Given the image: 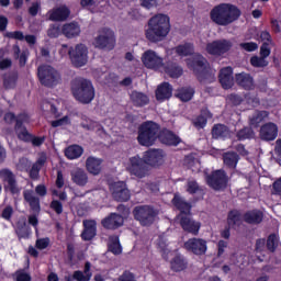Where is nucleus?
I'll use <instances>...</instances> for the list:
<instances>
[{"instance_id": "nucleus-1", "label": "nucleus", "mask_w": 281, "mask_h": 281, "mask_svg": "<svg viewBox=\"0 0 281 281\" xmlns=\"http://www.w3.org/2000/svg\"><path fill=\"white\" fill-rule=\"evenodd\" d=\"M170 34V16L159 13L154 15L148 22L146 38L153 43L164 41Z\"/></svg>"}, {"instance_id": "nucleus-2", "label": "nucleus", "mask_w": 281, "mask_h": 281, "mask_svg": "<svg viewBox=\"0 0 281 281\" xmlns=\"http://www.w3.org/2000/svg\"><path fill=\"white\" fill-rule=\"evenodd\" d=\"M240 18V10L234 4L222 3L214 7L210 12V19L215 25L225 27L232 25L234 21H238Z\"/></svg>"}, {"instance_id": "nucleus-3", "label": "nucleus", "mask_w": 281, "mask_h": 281, "mask_svg": "<svg viewBox=\"0 0 281 281\" xmlns=\"http://www.w3.org/2000/svg\"><path fill=\"white\" fill-rule=\"evenodd\" d=\"M172 204L175 207H178L180 210L181 214L178 216L180 220V225L184 232H188L189 234H193V236H196L199 234V231L201 229V223L192 220L190 217V205L179 196V194H176L172 199Z\"/></svg>"}, {"instance_id": "nucleus-4", "label": "nucleus", "mask_w": 281, "mask_h": 281, "mask_svg": "<svg viewBox=\"0 0 281 281\" xmlns=\"http://www.w3.org/2000/svg\"><path fill=\"white\" fill-rule=\"evenodd\" d=\"M74 98L81 104H89L95 98V89L93 83L87 79H75L71 85Z\"/></svg>"}, {"instance_id": "nucleus-5", "label": "nucleus", "mask_w": 281, "mask_h": 281, "mask_svg": "<svg viewBox=\"0 0 281 281\" xmlns=\"http://www.w3.org/2000/svg\"><path fill=\"white\" fill-rule=\"evenodd\" d=\"M124 166L130 177H134L135 179H146L150 175L146 159L139 155L130 157Z\"/></svg>"}, {"instance_id": "nucleus-6", "label": "nucleus", "mask_w": 281, "mask_h": 281, "mask_svg": "<svg viewBox=\"0 0 281 281\" xmlns=\"http://www.w3.org/2000/svg\"><path fill=\"white\" fill-rule=\"evenodd\" d=\"M157 137H159V125L155 122L148 121L140 125L137 137L140 146H153Z\"/></svg>"}, {"instance_id": "nucleus-7", "label": "nucleus", "mask_w": 281, "mask_h": 281, "mask_svg": "<svg viewBox=\"0 0 281 281\" xmlns=\"http://www.w3.org/2000/svg\"><path fill=\"white\" fill-rule=\"evenodd\" d=\"M69 60L74 67H85L89 63V47L76 44L69 48Z\"/></svg>"}, {"instance_id": "nucleus-8", "label": "nucleus", "mask_w": 281, "mask_h": 281, "mask_svg": "<svg viewBox=\"0 0 281 281\" xmlns=\"http://www.w3.org/2000/svg\"><path fill=\"white\" fill-rule=\"evenodd\" d=\"M37 74L40 82L44 87H56V85H60V74L52 66L46 65L40 67Z\"/></svg>"}, {"instance_id": "nucleus-9", "label": "nucleus", "mask_w": 281, "mask_h": 281, "mask_svg": "<svg viewBox=\"0 0 281 281\" xmlns=\"http://www.w3.org/2000/svg\"><path fill=\"white\" fill-rule=\"evenodd\" d=\"M134 218L140 223L144 227L148 225H153L155 223V216H157V212L148 206H136L133 211Z\"/></svg>"}, {"instance_id": "nucleus-10", "label": "nucleus", "mask_w": 281, "mask_h": 281, "mask_svg": "<svg viewBox=\"0 0 281 281\" xmlns=\"http://www.w3.org/2000/svg\"><path fill=\"white\" fill-rule=\"evenodd\" d=\"M92 45L99 49H113L115 47V33L111 29L101 30Z\"/></svg>"}, {"instance_id": "nucleus-11", "label": "nucleus", "mask_w": 281, "mask_h": 281, "mask_svg": "<svg viewBox=\"0 0 281 281\" xmlns=\"http://www.w3.org/2000/svg\"><path fill=\"white\" fill-rule=\"evenodd\" d=\"M234 47L232 41L228 40H216L206 44L205 50L211 56H224L229 49Z\"/></svg>"}, {"instance_id": "nucleus-12", "label": "nucleus", "mask_w": 281, "mask_h": 281, "mask_svg": "<svg viewBox=\"0 0 281 281\" xmlns=\"http://www.w3.org/2000/svg\"><path fill=\"white\" fill-rule=\"evenodd\" d=\"M206 183L213 190H225L227 188V175L224 170H215L211 175L206 176Z\"/></svg>"}, {"instance_id": "nucleus-13", "label": "nucleus", "mask_w": 281, "mask_h": 281, "mask_svg": "<svg viewBox=\"0 0 281 281\" xmlns=\"http://www.w3.org/2000/svg\"><path fill=\"white\" fill-rule=\"evenodd\" d=\"M142 63L147 69L157 70L164 68V58L155 53V50H146L142 55Z\"/></svg>"}, {"instance_id": "nucleus-14", "label": "nucleus", "mask_w": 281, "mask_h": 281, "mask_svg": "<svg viewBox=\"0 0 281 281\" xmlns=\"http://www.w3.org/2000/svg\"><path fill=\"white\" fill-rule=\"evenodd\" d=\"M183 247L187 251L195 254V256H203L207 251V241L201 238H190L184 243Z\"/></svg>"}, {"instance_id": "nucleus-15", "label": "nucleus", "mask_w": 281, "mask_h": 281, "mask_svg": "<svg viewBox=\"0 0 281 281\" xmlns=\"http://www.w3.org/2000/svg\"><path fill=\"white\" fill-rule=\"evenodd\" d=\"M23 124H30V116L27 114H20L16 119L15 133L22 142H30L32 135L27 132V128Z\"/></svg>"}, {"instance_id": "nucleus-16", "label": "nucleus", "mask_w": 281, "mask_h": 281, "mask_svg": "<svg viewBox=\"0 0 281 281\" xmlns=\"http://www.w3.org/2000/svg\"><path fill=\"white\" fill-rule=\"evenodd\" d=\"M110 190L115 201H128L131 199V191L125 182H114L111 184Z\"/></svg>"}, {"instance_id": "nucleus-17", "label": "nucleus", "mask_w": 281, "mask_h": 281, "mask_svg": "<svg viewBox=\"0 0 281 281\" xmlns=\"http://www.w3.org/2000/svg\"><path fill=\"white\" fill-rule=\"evenodd\" d=\"M144 159L147 166H161L164 164V159L166 157V154H164V150L161 149H149L144 153Z\"/></svg>"}, {"instance_id": "nucleus-18", "label": "nucleus", "mask_w": 281, "mask_h": 281, "mask_svg": "<svg viewBox=\"0 0 281 281\" xmlns=\"http://www.w3.org/2000/svg\"><path fill=\"white\" fill-rule=\"evenodd\" d=\"M0 178L2 181L7 182L5 189L11 192V194H19L21 192V187L16 184V179L14 178V173L8 169H2L0 171Z\"/></svg>"}, {"instance_id": "nucleus-19", "label": "nucleus", "mask_w": 281, "mask_h": 281, "mask_svg": "<svg viewBox=\"0 0 281 281\" xmlns=\"http://www.w3.org/2000/svg\"><path fill=\"white\" fill-rule=\"evenodd\" d=\"M187 66L191 71H194V74H199L207 69V59L201 54H194L191 58L187 59Z\"/></svg>"}, {"instance_id": "nucleus-20", "label": "nucleus", "mask_w": 281, "mask_h": 281, "mask_svg": "<svg viewBox=\"0 0 281 281\" xmlns=\"http://www.w3.org/2000/svg\"><path fill=\"white\" fill-rule=\"evenodd\" d=\"M70 179L75 186L85 188L89 183V173L80 167H76L70 171Z\"/></svg>"}, {"instance_id": "nucleus-21", "label": "nucleus", "mask_w": 281, "mask_h": 281, "mask_svg": "<svg viewBox=\"0 0 281 281\" xmlns=\"http://www.w3.org/2000/svg\"><path fill=\"white\" fill-rule=\"evenodd\" d=\"M69 14H71L69 8H67V5H60L48 11L47 16L49 21H67Z\"/></svg>"}, {"instance_id": "nucleus-22", "label": "nucleus", "mask_w": 281, "mask_h": 281, "mask_svg": "<svg viewBox=\"0 0 281 281\" xmlns=\"http://www.w3.org/2000/svg\"><path fill=\"white\" fill-rule=\"evenodd\" d=\"M102 159L98 157L90 156L86 159V170L89 175L98 177L102 172Z\"/></svg>"}, {"instance_id": "nucleus-23", "label": "nucleus", "mask_w": 281, "mask_h": 281, "mask_svg": "<svg viewBox=\"0 0 281 281\" xmlns=\"http://www.w3.org/2000/svg\"><path fill=\"white\" fill-rule=\"evenodd\" d=\"M260 137L266 142H273L278 137V126L273 123L263 125L260 130Z\"/></svg>"}, {"instance_id": "nucleus-24", "label": "nucleus", "mask_w": 281, "mask_h": 281, "mask_svg": "<svg viewBox=\"0 0 281 281\" xmlns=\"http://www.w3.org/2000/svg\"><path fill=\"white\" fill-rule=\"evenodd\" d=\"M102 225L105 229H117V227H122V225H124V217L112 213L102 221Z\"/></svg>"}, {"instance_id": "nucleus-25", "label": "nucleus", "mask_w": 281, "mask_h": 281, "mask_svg": "<svg viewBox=\"0 0 281 281\" xmlns=\"http://www.w3.org/2000/svg\"><path fill=\"white\" fill-rule=\"evenodd\" d=\"M80 24L76 22L66 23L61 27V34L66 36V38H76L80 36Z\"/></svg>"}, {"instance_id": "nucleus-26", "label": "nucleus", "mask_w": 281, "mask_h": 281, "mask_svg": "<svg viewBox=\"0 0 281 281\" xmlns=\"http://www.w3.org/2000/svg\"><path fill=\"white\" fill-rule=\"evenodd\" d=\"M232 67L222 68L220 72V82L223 89H232L234 87V78L232 77Z\"/></svg>"}, {"instance_id": "nucleus-27", "label": "nucleus", "mask_w": 281, "mask_h": 281, "mask_svg": "<svg viewBox=\"0 0 281 281\" xmlns=\"http://www.w3.org/2000/svg\"><path fill=\"white\" fill-rule=\"evenodd\" d=\"M169 98H172V87L165 82L157 88L156 99L164 102V100H169Z\"/></svg>"}, {"instance_id": "nucleus-28", "label": "nucleus", "mask_w": 281, "mask_h": 281, "mask_svg": "<svg viewBox=\"0 0 281 281\" xmlns=\"http://www.w3.org/2000/svg\"><path fill=\"white\" fill-rule=\"evenodd\" d=\"M24 201L29 203L30 207L33 209L35 212H38L41 210V200L38 196L34 195V191L32 190H25L23 192Z\"/></svg>"}, {"instance_id": "nucleus-29", "label": "nucleus", "mask_w": 281, "mask_h": 281, "mask_svg": "<svg viewBox=\"0 0 281 281\" xmlns=\"http://www.w3.org/2000/svg\"><path fill=\"white\" fill-rule=\"evenodd\" d=\"M85 231L81 234L83 240H91V238L95 237V221L86 220L83 221Z\"/></svg>"}, {"instance_id": "nucleus-30", "label": "nucleus", "mask_w": 281, "mask_h": 281, "mask_svg": "<svg viewBox=\"0 0 281 281\" xmlns=\"http://www.w3.org/2000/svg\"><path fill=\"white\" fill-rule=\"evenodd\" d=\"M81 126L86 131H94L97 135H100V136L104 135V128H102V125H100V123L95 121H91L85 117L83 121L81 122Z\"/></svg>"}, {"instance_id": "nucleus-31", "label": "nucleus", "mask_w": 281, "mask_h": 281, "mask_svg": "<svg viewBox=\"0 0 281 281\" xmlns=\"http://www.w3.org/2000/svg\"><path fill=\"white\" fill-rule=\"evenodd\" d=\"M236 82L244 89H254V78L249 74L240 72L236 75Z\"/></svg>"}, {"instance_id": "nucleus-32", "label": "nucleus", "mask_w": 281, "mask_h": 281, "mask_svg": "<svg viewBox=\"0 0 281 281\" xmlns=\"http://www.w3.org/2000/svg\"><path fill=\"white\" fill-rule=\"evenodd\" d=\"M158 137L160 142L167 144V146H177V144L181 142V139L170 131H164Z\"/></svg>"}, {"instance_id": "nucleus-33", "label": "nucleus", "mask_w": 281, "mask_h": 281, "mask_svg": "<svg viewBox=\"0 0 281 281\" xmlns=\"http://www.w3.org/2000/svg\"><path fill=\"white\" fill-rule=\"evenodd\" d=\"M85 153V149L79 145H70L65 150V156L67 159L74 160V159H80L82 157V154Z\"/></svg>"}, {"instance_id": "nucleus-34", "label": "nucleus", "mask_w": 281, "mask_h": 281, "mask_svg": "<svg viewBox=\"0 0 281 281\" xmlns=\"http://www.w3.org/2000/svg\"><path fill=\"white\" fill-rule=\"evenodd\" d=\"M131 100L135 106H144L149 102L148 97L138 91H133L131 93Z\"/></svg>"}, {"instance_id": "nucleus-35", "label": "nucleus", "mask_w": 281, "mask_h": 281, "mask_svg": "<svg viewBox=\"0 0 281 281\" xmlns=\"http://www.w3.org/2000/svg\"><path fill=\"white\" fill-rule=\"evenodd\" d=\"M91 276V263L86 262L85 271H75L74 279L77 281H89Z\"/></svg>"}, {"instance_id": "nucleus-36", "label": "nucleus", "mask_w": 281, "mask_h": 281, "mask_svg": "<svg viewBox=\"0 0 281 281\" xmlns=\"http://www.w3.org/2000/svg\"><path fill=\"white\" fill-rule=\"evenodd\" d=\"M268 117L269 113H267V111L255 112L250 116V126H254V128H258V125L261 124V122H265Z\"/></svg>"}, {"instance_id": "nucleus-37", "label": "nucleus", "mask_w": 281, "mask_h": 281, "mask_svg": "<svg viewBox=\"0 0 281 281\" xmlns=\"http://www.w3.org/2000/svg\"><path fill=\"white\" fill-rule=\"evenodd\" d=\"M171 269L172 271H184L188 269V261L183 257L177 256L171 260Z\"/></svg>"}, {"instance_id": "nucleus-38", "label": "nucleus", "mask_w": 281, "mask_h": 281, "mask_svg": "<svg viewBox=\"0 0 281 281\" xmlns=\"http://www.w3.org/2000/svg\"><path fill=\"white\" fill-rule=\"evenodd\" d=\"M176 54L178 56H192L194 54V45L191 43L181 44L176 47Z\"/></svg>"}, {"instance_id": "nucleus-39", "label": "nucleus", "mask_w": 281, "mask_h": 281, "mask_svg": "<svg viewBox=\"0 0 281 281\" xmlns=\"http://www.w3.org/2000/svg\"><path fill=\"white\" fill-rule=\"evenodd\" d=\"M109 251L114 254V256H120V254H122V245L120 244V237L117 236L110 237Z\"/></svg>"}, {"instance_id": "nucleus-40", "label": "nucleus", "mask_w": 281, "mask_h": 281, "mask_svg": "<svg viewBox=\"0 0 281 281\" xmlns=\"http://www.w3.org/2000/svg\"><path fill=\"white\" fill-rule=\"evenodd\" d=\"M245 221L246 223H250V224H258V223H262V212L260 211H250L248 213L245 214Z\"/></svg>"}, {"instance_id": "nucleus-41", "label": "nucleus", "mask_w": 281, "mask_h": 281, "mask_svg": "<svg viewBox=\"0 0 281 281\" xmlns=\"http://www.w3.org/2000/svg\"><path fill=\"white\" fill-rule=\"evenodd\" d=\"M212 117V113L210 111L205 110L202 112L200 116H198L194 121L193 124L196 128H203L205 127V124H207V120Z\"/></svg>"}, {"instance_id": "nucleus-42", "label": "nucleus", "mask_w": 281, "mask_h": 281, "mask_svg": "<svg viewBox=\"0 0 281 281\" xmlns=\"http://www.w3.org/2000/svg\"><path fill=\"white\" fill-rule=\"evenodd\" d=\"M194 95V89L192 88H182L178 90L177 98L182 102H190Z\"/></svg>"}, {"instance_id": "nucleus-43", "label": "nucleus", "mask_w": 281, "mask_h": 281, "mask_svg": "<svg viewBox=\"0 0 281 281\" xmlns=\"http://www.w3.org/2000/svg\"><path fill=\"white\" fill-rule=\"evenodd\" d=\"M158 249L166 260H168V257L172 254V250L168 247V244H166V239L161 237L158 241Z\"/></svg>"}, {"instance_id": "nucleus-44", "label": "nucleus", "mask_w": 281, "mask_h": 281, "mask_svg": "<svg viewBox=\"0 0 281 281\" xmlns=\"http://www.w3.org/2000/svg\"><path fill=\"white\" fill-rule=\"evenodd\" d=\"M224 164L225 166H228V168H236V164H238V155L236 153L225 154Z\"/></svg>"}, {"instance_id": "nucleus-45", "label": "nucleus", "mask_w": 281, "mask_h": 281, "mask_svg": "<svg viewBox=\"0 0 281 281\" xmlns=\"http://www.w3.org/2000/svg\"><path fill=\"white\" fill-rule=\"evenodd\" d=\"M228 227H238L240 225V213L238 211H232L227 218Z\"/></svg>"}, {"instance_id": "nucleus-46", "label": "nucleus", "mask_w": 281, "mask_h": 281, "mask_svg": "<svg viewBox=\"0 0 281 281\" xmlns=\"http://www.w3.org/2000/svg\"><path fill=\"white\" fill-rule=\"evenodd\" d=\"M227 126L223 124H218L213 127V137H227Z\"/></svg>"}, {"instance_id": "nucleus-47", "label": "nucleus", "mask_w": 281, "mask_h": 281, "mask_svg": "<svg viewBox=\"0 0 281 281\" xmlns=\"http://www.w3.org/2000/svg\"><path fill=\"white\" fill-rule=\"evenodd\" d=\"M165 72L170 76V78H179L183 74V69L179 66H171L170 68H164Z\"/></svg>"}, {"instance_id": "nucleus-48", "label": "nucleus", "mask_w": 281, "mask_h": 281, "mask_svg": "<svg viewBox=\"0 0 281 281\" xmlns=\"http://www.w3.org/2000/svg\"><path fill=\"white\" fill-rule=\"evenodd\" d=\"M250 65H252V67H267V65H269V61L262 56H254L250 58Z\"/></svg>"}, {"instance_id": "nucleus-49", "label": "nucleus", "mask_w": 281, "mask_h": 281, "mask_svg": "<svg viewBox=\"0 0 281 281\" xmlns=\"http://www.w3.org/2000/svg\"><path fill=\"white\" fill-rule=\"evenodd\" d=\"M279 243L280 239L274 234L270 235L267 240V247L269 251H276Z\"/></svg>"}, {"instance_id": "nucleus-50", "label": "nucleus", "mask_w": 281, "mask_h": 281, "mask_svg": "<svg viewBox=\"0 0 281 281\" xmlns=\"http://www.w3.org/2000/svg\"><path fill=\"white\" fill-rule=\"evenodd\" d=\"M237 137L238 139H250V137H254V131L249 127H245L237 133Z\"/></svg>"}, {"instance_id": "nucleus-51", "label": "nucleus", "mask_w": 281, "mask_h": 281, "mask_svg": "<svg viewBox=\"0 0 281 281\" xmlns=\"http://www.w3.org/2000/svg\"><path fill=\"white\" fill-rule=\"evenodd\" d=\"M5 89H14L16 87V75H9L4 78Z\"/></svg>"}, {"instance_id": "nucleus-52", "label": "nucleus", "mask_w": 281, "mask_h": 281, "mask_svg": "<svg viewBox=\"0 0 281 281\" xmlns=\"http://www.w3.org/2000/svg\"><path fill=\"white\" fill-rule=\"evenodd\" d=\"M239 47L245 52H256V49H258V44H256V42H246V43H240Z\"/></svg>"}, {"instance_id": "nucleus-53", "label": "nucleus", "mask_w": 281, "mask_h": 281, "mask_svg": "<svg viewBox=\"0 0 281 281\" xmlns=\"http://www.w3.org/2000/svg\"><path fill=\"white\" fill-rule=\"evenodd\" d=\"M50 124L54 128H57V126H67L68 124H71V120H69V116H64L61 119L53 121Z\"/></svg>"}, {"instance_id": "nucleus-54", "label": "nucleus", "mask_w": 281, "mask_h": 281, "mask_svg": "<svg viewBox=\"0 0 281 281\" xmlns=\"http://www.w3.org/2000/svg\"><path fill=\"white\" fill-rule=\"evenodd\" d=\"M139 3L145 10H153V8H157L158 5L157 0H139Z\"/></svg>"}, {"instance_id": "nucleus-55", "label": "nucleus", "mask_w": 281, "mask_h": 281, "mask_svg": "<svg viewBox=\"0 0 281 281\" xmlns=\"http://www.w3.org/2000/svg\"><path fill=\"white\" fill-rule=\"evenodd\" d=\"M46 161H47V155L41 154L37 161L33 165L34 170H41L43 166H45Z\"/></svg>"}, {"instance_id": "nucleus-56", "label": "nucleus", "mask_w": 281, "mask_h": 281, "mask_svg": "<svg viewBox=\"0 0 281 281\" xmlns=\"http://www.w3.org/2000/svg\"><path fill=\"white\" fill-rule=\"evenodd\" d=\"M12 214H14V209L11 205H8L3 209L1 216L4 221H10Z\"/></svg>"}, {"instance_id": "nucleus-57", "label": "nucleus", "mask_w": 281, "mask_h": 281, "mask_svg": "<svg viewBox=\"0 0 281 281\" xmlns=\"http://www.w3.org/2000/svg\"><path fill=\"white\" fill-rule=\"evenodd\" d=\"M271 55V48H269V43L265 42L260 47V56L265 59L269 58Z\"/></svg>"}, {"instance_id": "nucleus-58", "label": "nucleus", "mask_w": 281, "mask_h": 281, "mask_svg": "<svg viewBox=\"0 0 281 281\" xmlns=\"http://www.w3.org/2000/svg\"><path fill=\"white\" fill-rule=\"evenodd\" d=\"M47 35L50 38H58V36H60V27L56 26V25H52L48 29Z\"/></svg>"}, {"instance_id": "nucleus-59", "label": "nucleus", "mask_w": 281, "mask_h": 281, "mask_svg": "<svg viewBox=\"0 0 281 281\" xmlns=\"http://www.w3.org/2000/svg\"><path fill=\"white\" fill-rule=\"evenodd\" d=\"M8 38H15V41H24L25 35H23V32L21 31H14L7 33Z\"/></svg>"}, {"instance_id": "nucleus-60", "label": "nucleus", "mask_w": 281, "mask_h": 281, "mask_svg": "<svg viewBox=\"0 0 281 281\" xmlns=\"http://www.w3.org/2000/svg\"><path fill=\"white\" fill-rule=\"evenodd\" d=\"M35 246L37 249H47V247H49V238L37 239Z\"/></svg>"}, {"instance_id": "nucleus-61", "label": "nucleus", "mask_w": 281, "mask_h": 281, "mask_svg": "<svg viewBox=\"0 0 281 281\" xmlns=\"http://www.w3.org/2000/svg\"><path fill=\"white\" fill-rule=\"evenodd\" d=\"M50 207L56 212V214H63V204L59 201H53Z\"/></svg>"}, {"instance_id": "nucleus-62", "label": "nucleus", "mask_w": 281, "mask_h": 281, "mask_svg": "<svg viewBox=\"0 0 281 281\" xmlns=\"http://www.w3.org/2000/svg\"><path fill=\"white\" fill-rule=\"evenodd\" d=\"M260 40L263 43H268V45H272L273 42H271V34L267 31H263L260 33Z\"/></svg>"}, {"instance_id": "nucleus-63", "label": "nucleus", "mask_w": 281, "mask_h": 281, "mask_svg": "<svg viewBox=\"0 0 281 281\" xmlns=\"http://www.w3.org/2000/svg\"><path fill=\"white\" fill-rule=\"evenodd\" d=\"M31 280H32V277H30V274L23 271L16 272V281H31Z\"/></svg>"}, {"instance_id": "nucleus-64", "label": "nucleus", "mask_w": 281, "mask_h": 281, "mask_svg": "<svg viewBox=\"0 0 281 281\" xmlns=\"http://www.w3.org/2000/svg\"><path fill=\"white\" fill-rule=\"evenodd\" d=\"M18 168L20 170H27V168H30V160H27L26 158H21L18 164Z\"/></svg>"}]
</instances>
